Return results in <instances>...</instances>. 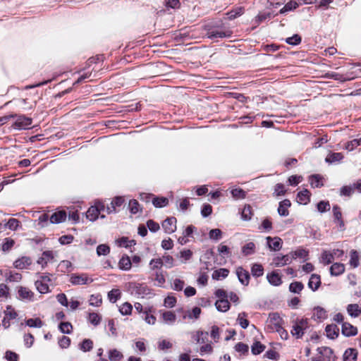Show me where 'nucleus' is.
I'll use <instances>...</instances> for the list:
<instances>
[{"mask_svg": "<svg viewBox=\"0 0 361 361\" xmlns=\"http://www.w3.org/2000/svg\"><path fill=\"white\" fill-rule=\"evenodd\" d=\"M204 30L206 31V35L211 39L229 38L232 36V30L224 26L223 23L205 25Z\"/></svg>", "mask_w": 361, "mask_h": 361, "instance_id": "nucleus-1", "label": "nucleus"}, {"mask_svg": "<svg viewBox=\"0 0 361 361\" xmlns=\"http://www.w3.org/2000/svg\"><path fill=\"white\" fill-rule=\"evenodd\" d=\"M51 282L50 275L44 274L39 276V279L36 280L35 285L37 291L42 294L49 293V283Z\"/></svg>", "mask_w": 361, "mask_h": 361, "instance_id": "nucleus-2", "label": "nucleus"}, {"mask_svg": "<svg viewBox=\"0 0 361 361\" xmlns=\"http://www.w3.org/2000/svg\"><path fill=\"white\" fill-rule=\"evenodd\" d=\"M128 290L132 295L140 298H144L145 295H148L149 291L146 285L137 283H130Z\"/></svg>", "mask_w": 361, "mask_h": 361, "instance_id": "nucleus-3", "label": "nucleus"}, {"mask_svg": "<svg viewBox=\"0 0 361 361\" xmlns=\"http://www.w3.org/2000/svg\"><path fill=\"white\" fill-rule=\"evenodd\" d=\"M318 354L312 358V361H331L334 353L329 347H322L317 349Z\"/></svg>", "mask_w": 361, "mask_h": 361, "instance_id": "nucleus-4", "label": "nucleus"}, {"mask_svg": "<svg viewBox=\"0 0 361 361\" xmlns=\"http://www.w3.org/2000/svg\"><path fill=\"white\" fill-rule=\"evenodd\" d=\"M267 328L272 331H275L277 329L281 327L283 321L280 315L276 312L269 314V317L267 320Z\"/></svg>", "mask_w": 361, "mask_h": 361, "instance_id": "nucleus-5", "label": "nucleus"}, {"mask_svg": "<svg viewBox=\"0 0 361 361\" xmlns=\"http://www.w3.org/2000/svg\"><path fill=\"white\" fill-rule=\"evenodd\" d=\"M69 281L73 285L78 286L91 283L93 281V279L87 274L82 273L80 274H73L71 276Z\"/></svg>", "mask_w": 361, "mask_h": 361, "instance_id": "nucleus-6", "label": "nucleus"}, {"mask_svg": "<svg viewBox=\"0 0 361 361\" xmlns=\"http://www.w3.org/2000/svg\"><path fill=\"white\" fill-rule=\"evenodd\" d=\"M307 327L306 319L296 320L293 326L291 334L297 338H301L304 334V330Z\"/></svg>", "mask_w": 361, "mask_h": 361, "instance_id": "nucleus-7", "label": "nucleus"}, {"mask_svg": "<svg viewBox=\"0 0 361 361\" xmlns=\"http://www.w3.org/2000/svg\"><path fill=\"white\" fill-rule=\"evenodd\" d=\"M177 220L175 217H168L162 222V228L165 233L168 234L173 233L176 230Z\"/></svg>", "mask_w": 361, "mask_h": 361, "instance_id": "nucleus-8", "label": "nucleus"}, {"mask_svg": "<svg viewBox=\"0 0 361 361\" xmlns=\"http://www.w3.org/2000/svg\"><path fill=\"white\" fill-rule=\"evenodd\" d=\"M18 295L19 299L25 301H33L35 293L27 287L19 286L18 288Z\"/></svg>", "mask_w": 361, "mask_h": 361, "instance_id": "nucleus-9", "label": "nucleus"}, {"mask_svg": "<svg viewBox=\"0 0 361 361\" xmlns=\"http://www.w3.org/2000/svg\"><path fill=\"white\" fill-rule=\"evenodd\" d=\"M31 124L32 118L24 115H21L16 118L14 123V127L16 129H25L28 128Z\"/></svg>", "mask_w": 361, "mask_h": 361, "instance_id": "nucleus-10", "label": "nucleus"}, {"mask_svg": "<svg viewBox=\"0 0 361 361\" xmlns=\"http://www.w3.org/2000/svg\"><path fill=\"white\" fill-rule=\"evenodd\" d=\"M266 240L269 249L271 250L278 251L282 247V240L279 237L271 238L268 236Z\"/></svg>", "mask_w": 361, "mask_h": 361, "instance_id": "nucleus-11", "label": "nucleus"}, {"mask_svg": "<svg viewBox=\"0 0 361 361\" xmlns=\"http://www.w3.org/2000/svg\"><path fill=\"white\" fill-rule=\"evenodd\" d=\"M333 215L334 219V222L336 223L341 230H344V221L342 219V213L341 212V209L338 205H334L333 207Z\"/></svg>", "mask_w": 361, "mask_h": 361, "instance_id": "nucleus-12", "label": "nucleus"}, {"mask_svg": "<svg viewBox=\"0 0 361 361\" xmlns=\"http://www.w3.org/2000/svg\"><path fill=\"white\" fill-rule=\"evenodd\" d=\"M236 274L240 282L244 285L247 286L250 280V274L247 271L245 270L243 267H239L236 269Z\"/></svg>", "mask_w": 361, "mask_h": 361, "instance_id": "nucleus-13", "label": "nucleus"}, {"mask_svg": "<svg viewBox=\"0 0 361 361\" xmlns=\"http://www.w3.org/2000/svg\"><path fill=\"white\" fill-rule=\"evenodd\" d=\"M341 331L342 334L348 337L355 336L357 334V327L348 322H343Z\"/></svg>", "mask_w": 361, "mask_h": 361, "instance_id": "nucleus-14", "label": "nucleus"}, {"mask_svg": "<svg viewBox=\"0 0 361 361\" xmlns=\"http://www.w3.org/2000/svg\"><path fill=\"white\" fill-rule=\"evenodd\" d=\"M361 70L357 68L356 66H352L349 71L343 75V82L353 80L360 76Z\"/></svg>", "mask_w": 361, "mask_h": 361, "instance_id": "nucleus-15", "label": "nucleus"}, {"mask_svg": "<svg viewBox=\"0 0 361 361\" xmlns=\"http://www.w3.org/2000/svg\"><path fill=\"white\" fill-rule=\"evenodd\" d=\"M124 203V199L123 197H116L111 202V205L106 207L107 214L115 213L116 212V207H121Z\"/></svg>", "mask_w": 361, "mask_h": 361, "instance_id": "nucleus-16", "label": "nucleus"}, {"mask_svg": "<svg viewBox=\"0 0 361 361\" xmlns=\"http://www.w3.org/2000/svg\"><path fill=\"white\" fill-rule=\"evenodd\" d=\"M244 13L245 8L243 6H238L227 12L226 16L228 20H232L243 16Z\"/></svg>", "mask_w": 361, "mask_h": 361, "instance_id": "nucleus-17", "label": "nucleus"}, {"mask_svg": "<svg viewBox=\"0 0 361 361\" xmlns=\"http://www.w3.org/2000/svg\"><path fill=\"white\" fill-rule=\"evenodd\" d=\"M66 213L65 211H59L52 214L49 218L51 224H59L66 221Z\"/></svg>", "mask_w": 361, "mask_h": 361, "instance_id": "nucleus-18", "label": "nucleus"}, {"mask_svg": "<svg viewBox=\"0 0 361 361\" xmlns=\"http://www.w3.org/2000/svg\"><path fill=\"white\" fill-rule=\"evenodd\" d=\"M32 263V260L30 257H23L14 262V267L17 269H27Z\"/></svg>", "mask_w": 361, "mask_h": 361, "instance_id": "nucleus-19", "label": "nucleus"}, {"mask_svg": "<svg viewBox=\"0 0 361 361\" xmlns=\"http://www.w3.org/2000/svg\"><path fill=\"white\" fill-rule=\"evenodd\" d=\"M321 284V279L320 276L313 274L311 275L310 279L308 282L309 288L313 291L317 290Z\"/></svg>", "mask_w": 361, "mask_h": 361, "instance_id": "nucleus-20", "label": "nucleus"}, {"mask_svg": "<svg viewBox=\"0 0 361 361\" xmlns=\"http://www.w3.org/2000/svg\"><path fill=\"white\" fill-rule=\"evenodd\" d=\"M292 257L288 255L278 256L273 260V263L276 267H283L291 262Z\"/></svg>", "mask_w": 361, "mask_h": 361, "instance_id": "nucleus-21", "label": "nucleus"}, {"mask_svg": "<svg viewBox=\"0 0 361 361\" xmlns=\"http://www.w3.org/2000/svg\"><path fill=\"white\" fill-rule=\"evenodd\" d=\"M290 202L288 200H284L279 203L278 213L280 216H287L289 214L288 209L290 207Z\"/></svg>", "mask_w": 361, "mask_h": 361, "instance_id": "nucleus-22", "label": "nucleus"}, {"mask_svg": "<svg viewBox=\"0 0 361 361\" xmlns=\"http://www.w3.org/2000/svg\"><path fill=\"white\" fill-rule=\"evenodd\" d=\"M216 308L218 311L226 312L230 309V303L228 299H219L215 302Z\"/></svg>", "mask_w": 361, "mask_h": 361, "instance_id": "nucleus-23", "label": "nucleus"}, {"mask_svg": "<svg viewBox=\"0 0 361 361\" xmlns=\"http://www.w3.org/2000/svg\"><path fill=\"white\" fill-rule=\"evenodd\" d=\"M161 318L164 323L167 324H173L176 320V315L171 311H166L162 312Z\"/></svg>", "mask_w": 361, "mask_h": 361, "instance_id": "nucleus-24", "label": "nucleus"}, {"mask_svg": "<svg viewBox=\"0 0 361 361\" xmlns=\"http://www.w3.org/2000/svg\"><path fill=\"white\" fill-rule=\"evenodd\" d=\"M267 278L268 281L273 286H277L282 283L281 276L275 271L268 274Z\"/></svg>", "mask_w": 361, "mask_h": 361, "instance_id": "nucleus-25", "label": "nucleus"}, {"mask_svg": "<svg viewBox=\"0 0 361 361\" xmlns=\"http://www.w3.org/2000/svg\"><path fill=\"white\" fill-rule=\"evenodd\" d=\"M345 271V266L341 263H334L330 267L331 274L333 276H339Z\"/></svg>", "mask_w": 361, "mask_h": 361, "instance_id": "nucleus-26", "label": "nucleus"}, {"mask_svg": "<svg viewBox=\"0 0 361 361\" xmlns=\"http://www.w3.org/2000/svg\"><path fill=\"white\" fill-rule=\"evenodd\" d=\"M346 310L352 317H357L361 313V307L357 304H350L347 306Z\"/></svg>", "mask_w": 361, "mask_h": 361, "instance_id": "nucleus-27", "label": "nucleus"}, {"mask_svg": "<svg viewBox=\"0 0 361 361\" xmlns=\"http://www.w3.org/2000/svg\"><path fill=\"white\" fill-rule=\"evenodd\" d=\"M300 4L298 1L290 0L287 2L284 6L280 10V13H284L290 11H293L299 7Z\"/></svg>", "mask_w": 361, "mask_h": 361, "instance_id": "nucleus-28", "label": "nucleus"}, {"mask_svg": "<svg viewBox=\"0 0 361 361\" xmlns=\"http://www.w3.org/2000/svg\"><path fill=\"white\" fill-rule=\"evenodd\" d=\"M325 330L326 336L331 339L336 338L338 335L339 329L335 324L327 325Z\"/></svg>", "mask_w": 361, "mask_h": 361, "instance_id": "nucleus-29", "label": "nucleus"}, {"mask_svg": "<svg viewBox=\"0 0 361 361\" xmlns=\"http://www.w3.org/2000/svg\"><path fill=\"white\" fill-rule=\"evenodd\" d=\"M54 255L52 252L51 251H46L44 252L42 255V257L39 258L37 260V263L39 264H41L42 267L46 266L51 259H53Z\"/></svg>", "mask_w": 361, "mask_h": 361, "instance_id": "nucleus-30", "label": "nucleus"}, {"mask_svg": "<svg viewBox=\"0 0 361 361\" xmlns=\"http://www.w3.org/2000/svg\"><path fill=\"white\" fill-rule=\"evenodd\" d=\"M357 352L354 348L347 349L343 355V361H356Z\"/></svg>", "mask_w": 361, "mask_h": 361, "instance_id": "nucleus-31", "label": "nucleus"}, {"mask_svg": "<svg viewBox=\"0 0 361 361\" xmlns=\"http://www.w3.org/2000/svg\"><path fill=\"white\" fill-rule=\"evenodd\" d=\"M229 273L228 269L225 268H221L217 270H215L212 274V279L215 280H220L221 279H225L228 276Z\"/></svg>", "mask_w": 361, "mask_h": 361, "instance_id": "nucleus-32", "label": "nucleus"}, {"mask_svg": "<svg viewBox=\"0 0 361 361\" xmlns=\"http://www.w3.org/2000/svg\"><path fill=\"white\" fill-rule=\"evenodd\" d=\"M208 333L202 331H196L193 336L192 338L197 343H204L205 341L207 339Z\"/></svg>", "mask_w": 361, "mask_h": 361, "instance_id": "nucleus-33", "label": "nucleus"}, {"mask_svg": "<svg viewBox=\"0 0 361 361\" xmlns=\"http://www.w3.org/2000/svg\"><path fill=\"white\" fill-rule=\"evenodd\" d=\"M99 214L100 213L99 212V209L95 207V206H92L88 209L86 213V217L89 220L94 221L97 219Z\"/></svg>", "mask_w": 361, "mask_h": 361, "instance_id": "nucleus-34", "label": "nucleus"}, {"mask_svg": "<svg viewBox=\"0 0 361 361\" xmlns=\"http://www.w3.org/2000/svg\"><path fill=\"white\" fill-rule=\"evenodd\" d=\"M255 252V245L252 242H249L242 247V253L244 256H248Z\"/></svg>", "mask_w": 361, "mask_h": 361, "instance_id": "nucleus-35", "label": "nucleus"}, {"mask_svg": "<svg viewBox=\"0 0 361 361\" xmlns=\"http://www.w3.org/2000/svg\"><path fill=\"white\" fill-rule=\"evenodd\" d=\"M131 260L128 257H122L118 262V267L122 270H129L131 268Z\"/></svg>", "mask_w": 361, "mask_h": 361, "instance_id": "nucleus-36", "label": "nucleus"}, {"mask_svg": "<svg viewBox=\"0 0 361 361\" xmlns=\"http://www.w3.org/2000/svg\"><path fill=\"white\" fill-rule=\"evenodd\" d=\"M141 318L145 321V322L148 324L153 325L156 322V317L150 314L149 310H146L142 312L141 315Z\"/></svg>", "mask_w": 361, "mask_h": 361, "instance_id": "nucleus-37", "label": "nucleus"}, {"mask_svg": "<svg viewBox=\"0 0 361 361\" xmlns=\"http://www.w3.org/2000/svg\"><path fill=\"white\" fill-rule=\"evenodd\" d=\"M350 266L353 267V268L357 267L360 264V263H359L360 257H359V255H358L357 252L354 250H351L350 253Z\"/></svg>", "mask_w": 361, "mask_h": 361, "instance_id": "nucleus-38", "label": "nucleus"}, {"mask_svg": "<svg viewBox=\"0 0 361 361\" xmlns=\"http://www.w3.org/2000/svg\"><path fill=\"white\" fill-rule=\"evenodd\" d=\"M121 296V292L119 289H112L108 293V299L112 303L116 302Z\"/></svg>", "mask_w": 361, "mask_h": 361, "instance_id": "nucleus-39", "label": "nucleus"}, {"mask_svg": "<svg viewBox=\"0 0 361 361\" xmlns=\"http://www.w3.org/2000/svg\"><path fill=\"white\" fill-rule=\"evenodd\" d=\"M128 208L133 214H136L142 210L140 204L136 200H131L129 201Z\"/></svg>", "mask_w": 361, "mask_h": 361, "instance_id": "nucleus-40", "label": "nucleus"}, {"mask_svg": "<svg viewBox=\"0 0 361 361\" xmlns=\"http://www.w3.org/2000/svg\"><path fill=\"white\" fill-rule=\"evenodd\" d=\"M310 192L307 190H303L298 192V199L300 204H307L309 202Z\"/></svg>", "mask_w": 361, "mask_h": 361, "instance_id": "nucleus-41", "label": "nucleus"}, {"mask_svg": "<svg viewBox=\"0 0 361 361\" xmlns=\"http://www.w3.org/2000/svg\"><path fill=\"white\" fill-rule=\"evenodd\" d=\"M123 357V354L116 349L111 350L109 352V358L111 361H121Z\"/></svg>", "mask_w": 361, "mask_h": 361, "instance_id": "nucleus-42", "label": "nucleus"}, {"mask_svg": "<svg viewBox=\"0 0 361 361\" xmlns=\"http://www.w3.org/2000/svg\"><path fill=\"white\" fill-rule=\"evenodd\" d=\"M201 313V309L198 307H194L192 311H188L187 313L183 316V318H189V319H197L200 317Z\"/></svg>", "mask_w": 361, "mask_h": 361, "instance_id": "nucleus-43", "label": "nucleus"}, {"mask_svg": "<svg viewBox=\"0 0 361 361\" xmlns=\"http://www.w3.org/2000/svg\"><path fill=\"white\" fill-rule=\"evenodd\" d=\"M90 305L94 307H99L102 305V299L99 294L92 295L89 300Z\"/></svg>", "mask_w": 361, "mask_h": 361, "instance_id": "nucleus-44", "label": "nucleus"}, {"mask_svg": "<svg viewBox=\"0 0 361 361\" xmlns=\"http://www.w3.org/2000/svg\"><path fill=\"white\" fill-rule=\"evenodd\" d=\"M133 306L129 302H124L119 308V312L123 315H130L132 312Z\"/></svg>", "mask_w": 361, "mask_h": 361, "instance_id": "nucleus-45", "label": "nucleus"}, {"mask_svg": "<svg viewBox=\"0 0 361 361\" xmlns=\"http://www.w3.org/2000/svg\"><path fill=\"white\" fill-rule=\"evenodd\" d=\"M152 203L155 207H163L168 204L169 200L166 197H154Z\"/></svg>", "mask_w": 361, "mask_h": 361, "instance_id": "nucleus-46", "label": "nucleus"}, {"mask_svg": "<svg viewBox=\"0 0 361 361\" xmlns=\"http://www.w3.org/2000/svg\"><path fill=\"white\" fill-rule=\"evenodd\" d=\"M251 273L254 276L259 277L263 275L264 269L261 264H255L251 268Z\"/></svg>", "mask_w": 361, "mask_h": 361, "instance_id": "nucleus-47", "label": "nucleus"}, {"mask_svg": "<svg viewBox=\"0 0 361 361\" xmlns=\"http://www.w3.org/2000/svg\"><path fill=\"white\" fill-rule=\"evenodd\" d=\"M334 260L333 254L329 251H324L322 254L321 262L324 264H329Z\"/></svg>", "mask_w": 361, "mask_h": 361, "instance_id": "nucleus-48", "label": "nucleus"}, {"mask_svg": "<svg viewBox=\"0 0 361 361\" xmlns=\"http://www.w3.org/2000/svg\"><path fill=\"white\" fill-rule=\"evenodd\" d=\"M26 325L30 327L40 328L43 326V322L39 318L28 319L26 321Z\"/></svg>", "mask_w": 361, "mask_h": 361, "instance_id": "nucleus-49", "label": "nucleus"}, {"mask_svg": "<svg viewBox=\"0 0 361 361\" xmlns=\"http://www.w3.org/2000/svg\"><path fill=\"white\" fill-rule=\"evenodd\" d=\"M303 288V284L299 281L293 282L289 286L290 291L294 293H299Z\"/></svg>", "mask_w": 361, "mask_h": 361, "instance_id": "nucleus-50", "label": "nucleus"}, {"mask_svg": "<svg viewBox=\"0 0 361 361\" xmlns=\"http://www.w3.org/2000/svg\"><path fill=\"white\" fill-rule=\"evenodd\" d=\"M237 320L243 329H246L249 325V321L247 319V314L245 312L240 313Z\"/></svg>", "mask_w": 361, "mask_h": 361, "instance_id": "nucleus-51", "label": "nucleus"}, {"mask_svg": "<svg viewBox=\"0 0 361 361\" xmlns=\"http://www.w3.org/2000/svg\"><path fill=\"white\" fill-rule=\"evenodd\" d=\"M313 315L319 319H324L327 316L326 310L321 307H317L314 309Z\"/></svg>", "mask_w": 361, "mask_h": 361, "instance_id": "nucleus-52", "label": "nucleus"}, {"mask_svg": "<svg viewBox=\"0 0 361 361\" xmlns=\"http://www.w3.org/2000/svg\"><path fill=\"white\" fill-rule=\"evenodd\" d=\"M93 348V342L90 339H85L80 345V349L83 352H87Z\"/></svg>", "mask_w": 361, "mask_h": 361, "instance_id": "nucleus-53", "label": "nucleus"}, {"mask_svg": "<svg viewBox=\"0 0 361 361\" xmlns=\"http://www.w3.org/2000/svg\"><path fill=\"white\" fill-rule=\"evenodd\" d=\"M310 183L313 188H319L322 185L321 177L319 175H312L310 177Z\"/></svg>", "mask_w": 361, "mask_h": 361, "instance_id": "nucleus-54", "label": "nucleus"}, {"mask_svg": "<svg viewBox=\"0 0 361 361\" xmlns=\"http://www.w3.org/2000/svg\"><path fill=\"white\" fill-rule=\"evenodd\" d=\"M101 319V316L97 313L92 312L89 314L88 321L94 326H97L100 323Z\"/></svg>", "mask_w": 361, "mask_h": 361, "instance_id": "nucleus-55", "label": "nucleus"}, {"mask_svg": "<svg viewBox=\"0 0 361 361\" xmlns=\"http://www.w3.org/2000/svg\"><path fill=\"white\" fill-rule=\"evenodd\" d=\"M301 40H302L301 37L299 35L295 34V35H293L292 37L286 38V42L288 44L295 46V45H298L299 44H300Z\"/></svg>", "mask_w": 361, "mask_h": 361, "instance_id": "nucleus-56", "label": "nucleus"}, {"mask_svg": "<svg viewBox=\"0 0 361 361\" xmlns=\"http://www.w3.org/2000/svg\"><path fill=\"white\" fill-rule=\"evenodd\" d=\"M360 145H361V137L353 139V140L347 142L345 148L348 151H352Z\"/></svg>", "mask_w": 361, "mask_h": 361, "instance_id": "nucleus-57", "label": "nucleus"}, {"mask_svg": "<svg viewBox=\"0 0 361 361\" xmlns=\"http://www.w3.org/2000/svg\"><path fill=\"white\" fill-rule=\"evenodd\" d=\"M110 252V247L106 244H102L97 247V254L98 256L107 255Z\"/></svg>", "mask_w": 361, "mask_h": 361, "instance_id": "nucleus-58", "label": "nucleus"}, {"mask_svg": "<svg viewBox=\"0 0 361 361\" xmlns=\"http://www.w3.org/2000/svg\"><path fill=\"white\" fill-rule=\"evenodd\" d=\"M116 242L118 246L123 247H129L135 244L134 240H129L125 237L118 239Z\"/></svg>", "mask_w": 361, "mask_h": 361, "instance_id": "nucleus-59", "label": "nucleus"}, {"mask_svg": "<svg viewBox=\"0 0 361 361\" xmlns=\"http://www.w3.org/2000/svg\"><path fill=\"white\" fill-rule=\"evenodd\" d=\"M164 5L166 8L178 9L180 8L179 0H165Z\"/></svg>", "mask_w": 361, "mask_h": 361, "instance_id": "nucleus-60", "label": "nucleus"}, {"mask_svg": "<svg viewBox=\"0 0 361 361\" xmlns=\"http://www.w3.org/2000/svg\"><path fill=\"white\" fill-rule=\"evenodd\" d=\"M231 192L235 199H244L246 196V192L241 188H234Z\"/></svg>", "mask_w": 361, "mask_h": 361, "instance_id": "nucleus-61", "label": "nucleus"}, {"mask_svg": "<svg viewBox=\"0 0 361 361\" xmlns=\"http://www.w3.org/2000/svg\"><path fill=\"white\" fill-rule=\"evenodd\" d=\"M59 328L63 334H69L71 333L73 326L70 322H61L59 324Z\"/></svg>", "mask_w": 361, "mask_h": 361, "instance_id": "nucleus-62", "label": "nucleus"}, {"mask_svg": "<svg viewBox=\"0 0 361 361\" xmlns=\"http://www.w3.org/2000/svg\"><path fill=\"white\" fill-rule=\"evenodd\" d=\"M252 216V207L250 205H245L242 211L243 219L250 220Z\"/></svg>", "mask_w": 361, "mask_h": 361, "instance_id": "nucleus-63", "label": "nucleus"}, {"mask_svg": "<svg viewBox=\"0 0 361 361\" xmlns=\"http://www.w3.org/2000/svg\"><path fill=\"white\" fill-rule=\"evenodd\" d=\"M185 282L180 279H175L172 283V288L176 291H180L183 289Z\"/></svg>", "mask_w": 361, "mask_h": 361, "instance_id": "nucleus-64", "label": "nucleus"}]
</instances>
